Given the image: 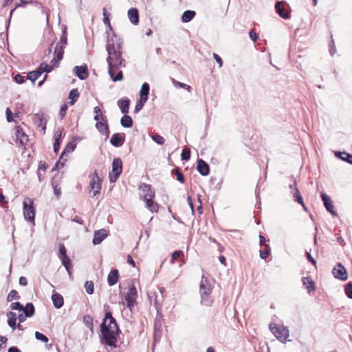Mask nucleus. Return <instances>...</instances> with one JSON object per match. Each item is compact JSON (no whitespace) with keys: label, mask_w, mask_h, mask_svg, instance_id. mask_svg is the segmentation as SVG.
Listing matches in <instances>:
<instances>
[{"label":"nucleus","mask_w":352,"mask_h":352,"mask_svg":"<svg viewBox=\"0 0 352 352\" xmlns=\"http://www.w3.org/2000/svg\"><path fill=\"white\" fill-rule=\"evenodd\" d=\"M22 311L28 316V317H32L34 314V307L32 303H28L24 307Z\"/></svg>","instance_id":"c756f323"},{"label":"nucleus","mask_w":352,"mask_h":352,"mask_svg":"<svg viewBox=\"0 0 352 352\" xmlns=\"http://www.w3.org/2000/svg\"><path fill=\"white\" fill-rule=\"evenodd\" d=\"M58 257L60 260L65 259V258L67 257V253H66V249L64 246V245H60L59 247V254Z\"/></svg>","instance_id":"58836bf2"},{"label":"nucleus","mask_w":352,"mask_h":352,"mask_svg":"<svg viewBox=\"0 0 352 352\" xmlns=\"http://www.w3.org/2000/svg\"><path fill=\"white\" fill-rule=\"evenodd\" d=\"M128 17L131 23L138 25L139 23V14L137 8H131L128 10Z\"/></svg>","instance_id":"a211bd4d"},{"label":"nucleus","mask_w":352,"mask_h":352,"mask_svg":"<svg viewBox=\"0 0 352 352\" xmlns=\"http://www.w3.org/2000/svg\"><path fill=\"white\" fill-rule=\"evenodd\" d=\"M63 265L65 267L66 270L67 271L69 276H71V268L72 267V261L71 260L67 257L65 259L61 260Z\"/></svg>","instance_id":"2f4dec72"},{"label":"nucleus","mask_w":352,"mask_h":352,"mask_svg":"<svg viewBox=\"0 0 352 352\" xmlns=\"http://www.w3.org/2000/svg\"><path fill=\"white\" fill-rule=\"evenodd\" d=\"M94 113L95 114L94 119L97 122L102 120V118H105L102 116L101 109L99 107H95L94 108Z\"/></svg>","instance_id":"473e14b6"},{"label":"nucleus","mask_w":352,"mask_h":352,"mask_svg":"<svg viewBox=\"0 0 352 352\" xmlns=\"http://www.w3.org/2000/svg\"><path fill=\"white\" fill-rule=\"evenodd\" d=\"M140 196L144 199H151L155 197V192L148 184H143L140 186Z\"/></svg>","instance_id":"9d476101"},{"label":"nucleus","mask_w":352,"mask_h":352,"mask_svg":"<svg viewBox=\"0 0 352 352\" xmlns=\"http://www.w3.org/2000/svg\"><path fill=\"white\" fill-rule=\"evenodd\" d=\"M85 288L86 292L88 294H92L94 293V283L91 280L86 281L85 284Z\"/></svg>","instance_id":"72a5a7b5"},{"label":"nucleus","mask_w":352,"mask_h":352,"mask_svg":"<svg viewBox=\"0 0 352 352\" xmlns=\"http://www.w3.org/2000/svg\"><path fill=\"white\" fill-rule=\"evenodd\" d=\"M38 170L42 171L43 173V174H45V170H46V166H45V162H40V163L38 164Z\"/></svg>","instance_id":"052dcab7"},{"label":"nucleus","mask_w":352,"mask_h":352,"mask_svg":"<svg viewBox=\"0 0 352 352\" xmlns=\"http://www.w3.org/2000/svg\"><path fill=\"white\" fill-rule=\"evenodd\" d=\"M107 231L104 229L95 231L93 239V243L94 245L100 244L107 236Z\"/></svg>","instance_id":"2eb2a0df"},{"label":"nucleus","mask_w":352,"mask_h":352,"mask_svg":"<svg viewBox=\"0 0 352 352\" xmlns=\"http://www.w3.org/2000/svg\"><path fill=\"white\" fill-rule=\"evenodd\" d=\"M89 187L90 192H93V197H95L100 193V190L101 188V180L99 178L98 173L96 172L94 173V175L92 180L90 182Z\"/></svg>","instance_id":"1a4fd4ad"},{"label":"nucleus","mask_w":352,"mask_h":352,"mask_svg":"<svg viewBox=\"0 0 352 352\" xmlns=\"http://www.w3.org/2000/svg\"><path fill=\"white\" fill-rule=\"evenodd\" d=\"M285 2L283 1H278L275 5V9L278 15L285 19H289L291 18V15L289 13L285 10L283 6Z\"/></svg>","instance_id":"ddd939ff"},{"label":"nucleus","mask_w":352,"mask_h":352,"mask_svg":"<svg viewBox=\"0 0 352 352\" xmlns=\"http://www.w3.org/2000/svg\"><path fill=\"white\" fill-rule=\"evenodd\" d=\"M130 100L127 98L121 99L118 101V105L124 114L129 113Z\"/></svg>","instance_id":"412c9836"},{"label":"nucleus","mask_w":352,"mask_h":352,"mask_svg":"<svg viewBox=\"0 0 352 352\" xmlns=\"http://www.w3.org/2000/svg\"><path fill=\"white\" fill-rule=\"evenodd\" d=\"M53 146L54 152L57 153L60 148V141L58 140V138H55Z\"/></svg>","instance_id":"5fc2aeb1"},{"label":"nucleus","mask_w":352,"mask_h":352,"mask_svg":"<svg viewBox=\"0 0 352 352\" xmlns=\"http://www.w3.org/2000/svg\"><path fill=\"white\" fill-rule=\"evenodd\" d=\"M340 155H344L345 157L341 156V159L344 161L348 162L349 164H352V155L344 153H340Z\"/></svg>","instance_id":"49530a36"},{"label":"nucleus","mask_w":352,"mask_h":352,"mask_svg":"<svg viewBox=\"0 0 352 352\" xmlns=\"http://www.w3.org/2000/svg\"><path fill=\"white\" fill-rule=\"evenodd\" d=\"M67 110V106L66 104H63L60 109L59 116L60 119H63L65 116L66 111Z\"/></svg>","instance_id":"8fccbe9b"},{"label":"nucleus","mask_w":352,"mask_h":352,"mask_svg":"<svg viewBox=\"0 0 352 352\" xmlns=\"http://www.w3.org/2000/svg\"><path fill=\"white\" fill-rule=\"evenodd\" d=\"M321 197L323 201L324 206L331 202L330 198L324 193H322Z\"/></svg>","instance_id":"864d4df0"},{"label":"nucleus","mask_w":352,"mask_h":352,"mask_svg":"<svg viewBox=\"0 0 352 352\" xmlns=\"http://www.w3.org/2000/svg\"><path fill=\"white\" fill-rule=\"evenodd\" d=\"M124 140L125 135L124 133H116L112 135L110 140V143L115 147H119L122 145Z\"/></svg>","instance_id":"4468645a"},{"label":"nucleus","mask_w":352,"mask_h":352,"mask_svg":"<svg viewBox=\"0 0 352 352\" xmlns=\"http://www.w3.org/2000/svg\"><path fill=\"white\" fill-rule=\"evenodd\" d=\"M321 197L323 201L324 206L331 202L330 198L324 193H322Z\"/></svg>","instance_id":"603ef678"},{"label":"nucleus","mask_w":352,"mask_h":352,"mask_svg":"<svg viewBox=\"0 0 352 352\" xmlns=\"http://www.w3.org/2000/svg\"><path fill=\"white\" fill-rule=\"evenodd\" d=\"M345 293L349 298H352V283H348L346 285Z\"/></svg>","instance_id":"c03bdc74"},{"label":"nucleus","mask_w":352,"mask_h":352,"mask_svg":"<svg viewBox=\"0 0 352 352\" xmlns=\"http://www.w3.org/2000/svg\"><path fill=\"white\" fill-rule=\"evenodd\" d=\"M54 192L56 196L59 197L61 194L60 188L58 187V185L54 186Z\"/></svg>","instance_id":"e2e57ef3"},{"label":"nucleus","mask_w":352,"mask_h":352,"mask_svg":"<svg viewBox=\"0 0 352 352\" xmlns=\"http://www.w3.org/2000/svg\"><path fill=\"white\" fill-rule=\"evenodd\" d=\"M106 49L109 74L113 81L122 80L123 76L121 68L124 67L125 64L122 56V43L115 34L108 37Z\"/></svg>","instance_id":"f257e3e1"},{"label":"nucleus","mask_w":352,"mask_h":352,"mask_svg":"<svg viewBox=\"0 0 352 352\" xmlns=\"http://www.w3.org/2000/svg\"><path fill=\"white\" fill-rule=\"evenodd\" d=\"M181 157H182V160H185V161L188 160L190 159V149L187 148H184L182 151Z\"/></svg>","instance_id":"ea45409f"},{"label":"nucleus","mask_w":352,"mask_h":352,"mask_svg":"<svg viewBox=\"0 0 352 352\" xmlns=\"http://www.w3.org/2000/svg\"><path fill=\"white\" fill-rule=\"evenodd\" d=\"M33 204V200L29 197H25L23 203L24 218L30 222L34 223L35 219V210Z\"/></svg>","instance_id":"39448f33"},{"label":"nucleus","mask_w":352,"mask_h":352,"mask_svg":"<svg viewBox=\"0 0 352 352\" xmlns=\"http://www.w3.org/2000/svg\"><path fill=\"white\" fill-rule=\"evenodd\" d=\"M6 118H7V120L10 122L12 121H13V118L12 117V111L10 110V108H7L6 109Z\"/></svg>","instance_id":"6e6d98bb"},{"label":"nucleus","mask_w":352,"mask_h":352,"mask_svg":"<svg viewBox=\"0 0 352 352\" xmlns=\"http://www.w3.org/2000/svg\"><path fill=\"white\" fill-rule=\"evenodd\" d=\"M146 102H142V99H140L139 102L135 105V112H138L143 107Z\"/></svg>","instance_id":"4d7b16f0"},{"label":"nucleus","mask_w":352,"mask_h":352,"mask_svg":"<svg viewBox=\"0 0 352 352\" xmlns=\"http://www.w3.org/2000/svg\"><path fill=\"white\" fill-rule=\"evenodd\" d=\"M83 322L86 324V326L88 327H90L92 326V318L89 315L84 316Z\"/></svg>","instance_id":"de8ad7c7"},{"label":"nucleus","mask_w":352,"mask_h":352,"mask_svg":"<svg viewBox=\"0 0 352 352\" xmlns=\"http://www.w3.org/2000/svg\"><path fill=\"white\" fill-rule=\"evenodd\" d=\"M138 296L137 289L134 285H130L129 290L124 296V300L126 301V306L129 309H132L136 303Z\"/></svg>","instance_id":"0eeeda50"},{"label":"nucleus","mask_w":352,"mask_h":352,"mask_svg":"<svg viewBox=\"0 0 352 352\" xmlns=\"http://www.w3.org/2000/svg\"><path fill=\"white\" fill-rule=\"evenodd\" d=\"M96 128L100 133L104 135L106 138L109 137V130L106 118H102V120L97 121L96 124Z\"/></svg>","instance_id":"f8f14e48"},{"label":"nucleus","mask_w":352,"mask_h":352,"mask_svg":"<svg viewBox=\"0 0 352 352\" xmlns=\"http://www.w3.org/2000/svg\"><path fill=\"white\" fill-rule=\"evenodd\" d=\"M10 307L12 310H19L20 311H22L23 309V306L19 302H12Z\"/></svg>","instance_id":"a18cd8bd"},{"label":"nucleus","mask_w":352,"mask_h":352,"mask_svg":"<svg viewBox=\"0 0 352 352\" xmlns=\"http://www.w3.org/2000/svg\"><path fill=\"white\" fill-rule=\"evenodd\" d=\"M122 171V162L120 158H115L112 163V171L109 173V180L115 182Z\"/></svg>","instance_id":"423d86ee"},{"label":"nucleus","mask_w":352,"mask_h":352,"mask_svg":"<svg viewBox=\"0 0 352 352\" xmlns=\"http://www.w3.org/2000/svg\"><path fill=\"white\" fill-rule=\"evenodd\" d=\"M302 282L303 285L307 287L309 293L315 290L314 282L311 280V278L304 277L302 279Z\"/></svg>","instance_id":"393cba45"},{"label":"nucleus","mask_w":352,"mask_h":352,"mask_svg":"<svg viewBox=\"0 0 352 352\" xmlns=\"http://www.w3.org/2000/svg\"><path fill=\"white\" fill-rule=\"evenodd\" d=\"M119 273L117 270H111L107 276V282L110 286L114 285L118 280Z\"/></svg>","instance_id":"6ab92c4d"},{"label":"nucleus","mask_w":352,"mask_h":352,"mask_svg":"<svg viewBox=\"0 0 352 352\" xmlns=\"http://www.w3.org/2000/svg\"><path fill=\"white\" fill-rule=\"evenodd\" d=\"M183 256L184 253L182 251L179 250L173 252L171 256V263H174L176 259Z\"/></svg>","instance_id":"79ce46f5"},{"label":"nucleus","mask_w":352,"mask_h":352,"mask_svg":"<svg viewBox=\"0 0 352 352\" xmlns=\"http://www.w3.org/2000/svg\"><path fill=\"white\" fill-rule=\"evenodd\" d=\"M290 188L293 189V191L292 192L293 194V197L294 200L299 203L300 204H301L305 210H307L304 204L302 197H301L298 189L296 188H293L292 185H290Z\"/></svg>","instance_id":"b1692460"},{"label":"nucleus","mask_w":352,"mask_h":352,"mask_svg":"<svg viewBox=\"0 0 352 352\" xmlns=\"http://www.w3.org/2000/svg\"><path fill=\"white\" fill-rule=\"evenodd\" d=\"M306 256L309 261H310L314 266L316 265V261L314 260V258L311 256L309 252H306Z\"/></svg>","instance_id":"bf43d9fd"},{"label":"nucleus","mask_w":352,"mask_h":352,"mask_svg":"<svg viewBox=\"0 0 352 352\" xmlns=\"http://www.w3.org/2000/svg\"><path fill=\"white\" fill-rule=\"evenodd\" d=\"M26 318H28V316L22 311L18 316L19 322H23L26 320Z\"/></svg>","instance_id":"69168bd1"},{"label":"nucleus","mask_w":352,"mask_h":352,"mask_svg":"<svg viewBox=\"0 0 352 352\" xmlns=\"http://www.w3.org/2000/svg\"><path fill=\"white\" fill-rule=\"evenodd\" d=\"M212 289V285L210 281L204 276H202L201 280L199 285V293L200 294H211Z\"/></svg>","instance_id":"9b49d317"},{"label":"nucleus","mask_w":352,"mask_h":352,"mask_svg":"<svg viewBox=\"0 0 352 352\" xmlns=\"http://www.w3.org/2000/svg\"><path fill=\"white\" fill-rule=\"evenodd\" d=\"M332 273L336 278L342 280H346L348 278L347 272L341 263H338L336 265V266L333 269Z\"/></svg>","instance_id":"6e6552de"},{"label":"nucleus","mask_w":352,"mask_h":352,"mask_svg":"<svg viewBox=\"0 0 352 352\" xmlns=\"http://www.w3.org/2000/svg\"><path fill=\"white\" fill-rule=\"evenodd\" d=\"M103 22H104V25H106L107 26L109 27L110 30H112L111 26V23H110V19H109V16L104 17L103 19Z\"/></svg>","instance_id":"338daca9"},{"label":"nucleus","mask_w":352,"mask_h":352,"mask_svg":"<svg viewBox=\"0 0 352 352\" xmlns=\"http://www.w3.org/2000/svg\"><path fill=\"white\" fill-rule=\"evenodd\" d=\"M153 198L144 199L146 204V208L152 212H156L158 211L159 206L153 200Z\"/></svg>","instance_id":"a878e982"},{"label":"nucleus","mask_w":352,"mask_h":352,"mask_svg":"<svg viewBox=\"0 0 352 352\" xmlns=\"http://www.w3.org/2000/svg\"><path fill=\"white\" fill-rule=\"evenodd\" d=\"M324 206L328 212H329L333 216H336L337 214L336 211L333 210V205L332 204L331 202L326 204Z\"/></svg>","instance_id":"09e8293b"},{"label":"nucleus","mask_w":352,"mask_h":352,"mask_svg":"<svg viewBox=\"0 0 352 352\" xmlns=\"http://www.w3.org/2000/svg\"><path fill=\"white\" fill-rule=\"evenodd\" d=\"M149 93V85L147 82H144L142 84L140 91V96L142 99V102H146L148 100V95Z\"/></svg>","instance_id":"4be33fe9"},{"label":"nucleus","mask_w":352,"mask_h":352,"mask_svg":"<svg viewBox=\"0 0 352 352\" xmlns=\"http://www.w3.org/2000/svg\"><path fill=\"white\" fill-rule=\"evenodd\" d=\"M197 169L204 176L208 175L210 172L209 166L201 159H199L197 161Z\"/></svg>","instance_id":"dca6fc26"},{"label":"nucleus","mask_w":352,"mask_h":352,"mask_svg":"<svg viewBox=\"0 0 352 352\" xmlns=\"http://www.w3.org/2000/svg\"><path fill=\"white\" fill-rule=\"evenodd\" d=\"M41 74V72H39L38 70H36V71H33V72H30L28 74L27 77L28 79H30L32 82H34L36 79H38L39 78Z\"/></svg>","instance_id":"f704fd0d"},{"label":"nucleus","mask_w":352,"mask_h":352,"mask_svg":"<svg viewBox=\"0 0 352 352\" xmlns=\"http://www.w3.org/2000/svg\"><path fill=\"white\" fill-rule=\"evenodd\" d=\"M19 284L23 286H26L28 284V280L25 277L21 276L19 278Z\"/></svg>","instance_id":"774afa93"},{"label":"nucleus","mask_w":352,"mask_h":352,"mask_svg":"<svg viewBox=\"0 0 352 352\" xmlns=\"http://www.w3.org/2000/svg\"><path fill=\"white\" fill-rule=\"evenodd\" d=\"M173 83L174 86L177 88H184V89H186L188 91H190L191 87L188 85L180 82L174 79H173Z\"/></svg>","instance_id":"e433bc0d"},{"label":"nucleus","mask_w":352,"mask_h":352,"mask_svg":"<svg viewBox=\"0 0 352 352\" xmlns=\"http://www.w3.org/2000/svg\"><path fill=\"white\" fill-rule=\"evenodd\" d=\"M249 34H250V37L252 38V40L253 41H256V40L258 39L257 34L253 30H251Z\"/></svg>","instance_id":"0e129e2a"},{"label":"nucleus","mask_w":352,"mask_h":352,"mask_svg":"<svg viewBox=\"0 0 352 352\" xmlns=\"http://www.w3.org/2000/svg\"><path fill=\"white\" fill-rule=\"evenodd\" d=\"M76 75L80 79L85 80L87 77V68L86 65L76 66L74 69Z\"/></svg>","instance_id":"f3484780"},{"label":"nucleus","mask_w":352,"mask_h":352,"mask_svg":"<svg viewBox=\"0 0 352 352\" xmlns=\"http://www.w3.org/2000/svg\"><path fill=\"white\" fill-rule=\"evenodd\" d=\"M63 47L61 46L56 47L54 52V55H56V57L51 61L52 65H49L45 63H43L40 65L38 71L41 72V74L45 72L47 73L50 72L53 69V67L56 66L58 62L63 58Z\"/></svg>","instance_id":"7ed1b4c3"},{"label":"nucleus","mask_w":352,"mask_h":352,"mask_svg":"<svg viewBox=\"0 0 352 352\" xmlns=\"http://www.w3.org/2000/svg\"><path fill=\"white\" fill-rule=\"evenodd\" d=\"M102 341L113 348L117 346L119 329L111 312H107L101 324Z\"/></svg>","instance_id":"f03ea898"},{"label":"nucleus","mask_w":352,"mask_h":352,"mask_svg":"<svg viewBox=\"0 0 352 352\" xmlns=\"http://www.w3.org/2000/svg\"><path fill=\"white\" fill-rule=\"evenodd\" d=\"M270 329L276 338L282 342H285L289 337V330L286 327L283 325H277L276 324H270Z\"/></svg>","instance_id":"20e7f679"},{"label":"nucleus","mask_w":352,"mask_h":352,"mask_svg":"<svg viewBox=\"0 0 352 352\" xmlns=\"http://www.w3.org/2000/svg\"><path fill=\"white\" fill-rule=\"evenodd\" d=\"M265 250L260 251V257L262 259H265L268 257L270 253V247L268 245H265Z\"/></svg>","instance_id":"c9c22d12"},{"label":"nucleus","mask_w":352,"mask_h":352,"mask_svg":"<svg viewBox=\"0 0 352 352\" xmlns=\"http://www.w3.org/2000/svg\"><path fill=\"white\" fill-rule=\"evenodd\" d=\"M213 57L215 59V60L219 63V67H221L223 65V61L221 57L215 53L213 54Z\"/></svg>","instance_id":"680f3d73"},{"label":"nucleus","mask_w":352,"mask_h":352,"mask_svg":"<svg viewBox=\"0 0 352 352\" xmlns=\"http://www.w3.org/2000/svg\"><path fill=\"white\" fill-rule=\"evenodd\" d=\"M8 317V324L13 330L16 328V314L14 312L9 311L6 314Z\"/></svg>","instance_id":"5701e85b"},{"label":"nucleus","mask_w":352,"mask_h":352,"mask_svg":"<svg viewBox=\"0 0 352 352\" xmlns=\"http://www.w3.org/2000/svg\"><path fill=\"white\" fill-rule=\"evenodd\" d=\"M14 80L16 83L18 84H22L25 82V76H21L20 74H17L14 77Z\"/></svg>","instance_id":"3c124183"},{"label":"nucleus","mask_w":352,"mask_h":352,"mask_svg":"<svg viewBox=\"0 0 352 352\" xmlns=\"http://www.w3.org/2000/svg\"><path fill=\"white\" fill-rule=\"evenodd\" d=\"M176 176H177V179L179 182H180L181 183L184 182V178L183 174L180 171L176 170Z\"/></svg>","instance_id":"13d9d810"},{"label":"nucleus","mask_w":352,"mask_h":352,"mask_svg":"<svg viewBox=\"0 0 352 352\" xmlns=\"http://www.w3.org/2000/svg\"><path fill=\"white\" fill-rule=\"evenodd\" d=\"M120 123L122 126L129 128L133 125V120L129 116L124 115L122 117Z\"/></svg>","instance_id":"c85d7f7f"},{"label":"nucleus","mask_w":352,"mask_h":352,"mask_svg":"<svg viewBox=\"0 0 352 352\" xmlns=\"http://www.w3.org/2000/svg\"><path fill=\"white\" fill-rule=\"evenodd\" d=\"M79 97V93L76 89H72L69 95V98L71 100L69 102L71 105L74 104Z\"/></svg>","instance_id":"7c9ffc66"},{"label":"nucleus","mask_w":352,"mask_h":352,"mask_svg":"<svg viewBox=\"0 0 352 352\" xmlns=\"http://www.w3.org/2000/svg\"><path fill=\"white\" fill-rule=\"evenodd\" d=\"M152 139L154 142L160 145H162L164 143V139L160 135L155 134L152 136Z\"/></svg>","instance_id":"a19ab883"},{"label":"nucleus","mask_w":352,"mask_h":352,"mask_svg":"<svg viewBox=\"0 0 352 352\" xmlns=\"http://www.w3.org/2000/svg\"><path fill=\"white\" fill-rule=\"evenodd\" d=\"M19 296L18 295V293L16 290H12L10 292V293L8 295L7 300L8 302L12 301L14 299H19Z\"/></svg>","instance_id":"4c0bfd02"},{"label":"nucleus","mask_w":352,"mask_h":352,"mask_svg":"<svg viewBox=\"0 0 352 352\" xmlns=\"http://www.w3.org/2000/svg\"><path fill=\"white\" fill-rule=\"evenodd\" d=\"M195 16V11L186 10L183 13V14L182 16V20L184 23H188L189 21H190Z\"/></svg>","instance_id":"cd10ccee"},{"label":"nucleus","mask_w":352,"mask_h":352,"mask_svg":"<svg viewBox=\"0 0 352 352\" xmlns=\"http://www.w3.org/2000/svg\"><path fill=\"white\" fill-rule=\"evenodd\" d=\"M35 337L37 340H41V342L45 343H47L49 340L48 338L45 335L38 331H36L35 333Z\"/></svg>","instance_id":"37998d69"},{"label":"nucleus","mask_w":352,"mask_h":352,"mask_svg":"<svg viewBox=\"0 0 352 352\" xmlns=\"http://www.w3.org/2000/svg\"><path fill=\"white\" fill-rule=\"evenodd\" d=\"M52 300L53 302L54 306L56 309H60V307H63L64 304V300L63 296L56 292L53 294V295L52 296Z\"/></svg>","instance_id":"aec40b11"},{"label":"nucleus","mask_w":352,"mask_h":352,"mask_svg":"<svg viewBox=\"0 0 352 352\" xmlns=\"http://www.w3.org/2000/svg\"><path fill=\"white\" fill-rule=\"evenodd\" d=\"M201 296V303L204 306H210L213 300L210 296V294H205L204 292V294H200Z\"/></svg>","instance_id":"bb28decb"}]
</instances>
